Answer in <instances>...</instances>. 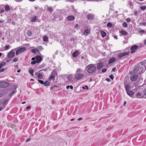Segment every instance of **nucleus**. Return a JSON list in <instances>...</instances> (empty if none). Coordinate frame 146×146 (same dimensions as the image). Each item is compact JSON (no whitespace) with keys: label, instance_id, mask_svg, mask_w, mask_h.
Segmentation results:
<instances>
[{"label":"nucleus","instance_id":"nucleus-1","mask_svg":"<svg viewBox=\"0 0 146 146\" xmlns=\"http://www.w3.org/2000/svg\"><path fill=\"white\" fill-rule=\"evenodd\" d=\"M145 65L143 63H141L134 69L133 72L136 74L143 73L145 70Z\"/></svg>","mask_w":146,"mask_h":146},{"label":"nucleus","instance_id":"nucleus-2","mask_svg":"<svg viewBox=\"0 0 146 146\" xmlns=\"http://www.w3.org/2000/svg\"><path fill=\"white\" fill-rule=\"evenodd\" d=\"M75 79L77 80H79L82 79L84 76L83 70L80 68H77L75 74H74Z\"/></svg>","mask_w":146,"mask_h":146},{"label":"nucleus","instance_id":"nucleus-3","mask_svg":"<svg viewBox=\"0 0 146 146\" xmlns=\"http://www.w3.org/2000/svg\"><path fill=\"white\" fill-rule=\"evenodd\" d=\"M96 67L94 64H90L88 65L86 67L85 69L88 73L92 74L96 70Z\"/></svg>","mask_w":146,"mask_h":146},{"label":"nucleus","instance_id":"nucleus-4","mask_svg":"<svg viewBox=\"0 0 146 146\" xmlns=\"http://www.w3.org/2000/svg\"><path fill=\"white\" fill-rule=\"evenodd\" d=\"M129 52H125L119 54L118 55V58L121 59L123 57L127 56L129 55Z\"/></svg>","mask_w":146,"mask_h":146},{"label":"nucleus","instance_id":"nucleus-5","mask_svg":"<svg viewBox=\"0 0 146 146\" xmlns=\"http://www.w3.org/2000/svg\"><path fill=\"white\" fill-rule=\"evenodd\" d=\"M9 85V83L3 81H0V87L2 88H6Z\"/></svg>","mask_w":146,"mask_h":146},{"label":"nucleus","instance_id":"nucleus-6","mask_svg":"<svg viewBox=\"0 0 146 146\" xmlns=\"http://www.w3.org/2000/svg\"><path fill=\"white\" fill-rule=\"evenodd\" d=\"M57 73L56 71H53L51 73V76L49 78V80H50L54 81L55 80V77Z\"/></svg>","mask_w":146,"mask_h":146},{"label":"nucleus","instance_id":"nucleus-7","mask_svg":"<svg viewBox=\"0 0 146 146\" xmlns=\"http://www.w3.org/2000/svg\"><path fill=\"white\" fill-rule=\"evenodd\" d=\"M26 48L25 47L21 48V47H19L16 52V54L17 55L19 53H21L24 52Z\"/></svg>","mask_w":146,"mask_h":146},{"label":"nucleus","instance_id":"nucleus-8","mask_svg":"<svg viewBox=\"0 0 146 146\" xmlns=\"http://www.w3.org/2000/svg\"><path fill=\"white\" fill-rule=\"evenodd\" d=\"M67 78L70 82H72L75 80L74 76L72 74L68 75L67 77Z\"/></svg>","mask_w":146,"mask_h":146},{"label":"nucleus","instance_id":"nucleus-9","mask_svg":"<svg viewBox=\"0 0 146 146\" xmlns=\"http://www.w3.org/2000/svg\"><path fill=\"white\" fill-rule=\"evenodd\" d=\"M138 48V46L136 45L132 46L130 48L131 50V53H133L135 52L136 51L137 49Z\"/></svg>","mask_w":146,"mask_h":146},{"label":"nucleus","instance_id":"nucleus-10","mask_svg":"<svg viewBox=\"0 0 146 146\" xmlns=\"http://www.w3.org/2000/svg\"><path fill=\"white\" fill-rule=\"evenodd\" d=\"M12 50L10 51L7 54V57L9 58H11L14 56L15 54V53Z\"/></svg>","mask_w":146,"mask_h":146},{"label":"nucleus","instance_id":"nucleus-11","mask_svg":"<svg viewBox=\"0 0 146 146\" xmlns=\"http://www.w3.org/2000/svg\"><path fill=\"white\" fill-rule=\"evenodd\" d=\"M143 97V96L142 95V93L140 92L137 93L135 96V97L137 98H142Z\"/></svg>","mask_w":146,"mask_h":146},{"label":"nucleus","instance_id":"nucleus-12","mask_svg":"<svg viewBox=\"0 0 146 146\" xmlns=\"http://www.w3.org/2000/svg\"><path fill=\"white\" fill-rule=\"evenodd\" d=\"M88 19L89 20H91L94 18V15L92 13H89L87 15Z\"/></svg>","mask_w":146,"mask_h":146},{"label":"nucleus","instance_id":"nucleus-13","mask_svg":"<svg viewBox=\"0 0 146 146\" xmlns=\"http://www.w3.org/2000/svg\"><path fill=\"white\" fill-rule=\"evenodd\" d=\"M36 63H38L42 61L41 57L39 55H37L35 57Z\"/></svg>","mask_w":146,"mask_h":146},{"label":"nucleus","instance_id":"nucleus-14","mask_svg":"<svg viewBox=\"0 0 146 146\" xmlns=\"http://www.w3.org/2000/svg\"><path fill=\"white\" fill-rule=\"evenodd\" d=\"M138 78V76L136 75H134L131 77V80L132 81H135Z\"/></svg>","mask_w":146,"mask_h":146},{"label":"nucleus","instance_id":"nucleus-15","mask_svg":"<svg viewBox=\"0 0 146 146\" xmlns=\"http://www.w3.org/2000/svg\"><path fill=\"white\" fill-rule=\"evenodd\" d=\"M104 64L102 62H100L97 64V68L98 70H100L101 68L103 66Z\"/></svg>","mask_w":146,"mask_h":146},{"label":"nucleus","instance_id":"nucleus-16","mask_svg":"<svg viewBox=\"0 0 146 146\" xmlns=\"http://www.w3.org/2000/svg\"><path fill=\"white\" fill-rule=\"evenodd\" d=\"M126 92L127 95L131 97H132L134 94V92L132 91L127 90Z\"/></svg>","mask_w":146,"mask_h":146},{"label":"nucleus","instance_id":"nucleus-17","mask_svg":"<svg viewBox=\"0 0 146 146\" xmlns=\"http://www.w3.org/2000/svg\"><path fill=\"white\" fill-rule=\"evenodd\" d=\"M67 19L68 21H72L74 20L75 17L73 16L70 15L68 17Z\"/></svg>","mask_w":146,"mask_h":146},{"label":"nucleus","instance_id":"nucleus-18","mask_svg":"<svg viewBox=\"0 0 146 146\" xmlns=\"http://www.w3.org/2000/svg\"><path fill=\"white\" fill-rule=\"evenodd\" d=\"M116 59L115 58H111L109 59V64H110L115 61Z\"/></svg>","mask_w":146,"mask_h":146},{"label":"nucleus","instance_id":"nucleus-19","mask_svg":"<svg viewBox=\"0 0 146 146\" xmlns=\"http://www.w3.org/2000/svg\"><path fill=\"white\" fill-rule=\"evenodd\" d=\"M79 54L78 51L77 50H76L72 53V56L74 57H76L78 56Z\"/></svg>","mask_w":146,"mask_h":146},{"label":"nucleus","instance_id":"nucleus-20","mask_svg":"<svg viewBox=\"0 0 146 146\" xmlns=\"http://www.w3.org/2000/svg\"><path fill=\"white\" fill-rule=\"evenodd\" d=\"M90 32V31L89 29H87L83 33V34L85 35H87Z\"/></svg>","mask_w":146,"mask_h":146},{"label":"nucleus","instance_id":"nucleus-21","mask_svg":"<svg viewBox=\"0 0 146 146\" xmlns=\"http://www.w3.org/2000/svg\"><path fill=\"white\" fill-rule=\"evenodd\" d=\"M8 100H6L4 101L3 103V107L2 108H3V109L5 107L6 105H7V103L8 102Z\"/></svg>","mask_w":146,"mask_h":146},{"label":"nucleus","instance_id":"nucleus-22","mask_svg":"<svg viewBox=\"0 0 146 146\" xmlns=\"http://www.w3.org/2000/svg\"><path fill=\"white\" fill-rule=\"evenodd\" d=\"M120 32L121 34L123 35H127V32L123 30L121 31Z\"/></svg>","mask_w":146,"mask_h":146},{"label":"nucleus","instance_id":"nucleus-23","mask_svg":"<svg viewBox=\"0 0 146 146\" xmlns=\"http://www.w3.org/2000/svg\"><path fill=\"white\" fill-rule=\"evenodd\" d=\"M131 89V87L129 85V84H128L127 85L125 86V89L126 91L129 90Z\"/></svg>","mask_w":146,"mask_h":146},{"label":"nucleus","instance_id":"nucleus-24","mask_svg":"<svg viewBox=\"0 0 146 146\" xmlns=\"http://www.w3.org/2000/svg\"><path fill=\"white\" fill-rule=\"evenodd\" d=\"M101 34L103 37H105L106 35V33L104 31H101Z\"/></svg>","mask_w":146,"mask_h":146},{"label":"nucleus","instance_id":"nucleus-25","mask_svg":"<svg viewBox=\"0 0 146 146\" xmlns=\"http://www.w3.org/2000/svg\"><path fill=\"white\" fill-rule=\"evenodd\" d=\"M47 9L48 11L50 13L52 12L53 11V9L52 8L48 6L47 7Z\"/></svg>","mask_w":146,"mask_h":146},{"label":"nucleus","instance_id":"nucleus-26","mask_svg":"<svg viewBox=\"0 0 146 146\" xmlns=\"http://www.w3.org/2000/svg\"><path fill=\"white\" fill-rule=\"evenodd\" d=\"M43 76L40 73H39L38 75L37 76L38 78L39 79H42L43 78Z\"/></svg>","mask_w":146,"mask_h":146},{"label":"nucleus","instance_id":"nucleus-27","mask_svg":"<svg viewBox=\"0 0 146 146\" xmlns=\"http://www.w3.org/2000/svg\"><path fill=\"white\" fill-rule=\"evenodd\" d=\"M37 17L36 16H35L31 18V21L32 22H35L36 19Z\"/></svg>","mask_w":146,"mask_h":146},{"label":"nucleus","instance_id":"nucleus-28","mask_svg":"<svg viewBox=\"0 0 146 146\" xmlns=\"http://www.w3.org/2000/svg\"><path fill=\"white\" fill-rule=\"evenodd\" d=\"M43 40L46 42L48 41V37L46 36H44L43 38Z\"/></svg>","mask_w":146,"mask_h":146},{"label":"nucleus","instance_id":"nucleus-29","mask_svg":"<svg viewBox=\"0 0 146 146\" xmlns=\"http://www.w3.org/2000/svg\"><path fill=\"white\" fill-rule=\"evenodd\" d=\"M5 64L6 63L5 62H2L0 63V69L4 66Z\"/></svg>","mask_w":146,"mask_h":146},{"label":"nucleus","instance_id":"nucleus-30","mask_svg":"<svg viewBox=\"0 0 146 146\" xmlns=\"http://www.w3.org/2000/svg\"><path fill=\"white\" fill-rule=\"evenodd\" d=\"M5 9L6 11H9L10 10V8L9 5H6L5 6Z\"/></svg>","mask_w":146,"mask_h":146},{"label":"nucleus","instance_id":"nucleus-31","mask_svg":"<svg viewBox=\"0 0 146 146\" xmlns=\"http://www.w3.org/2000/svg\"><path fill=\"white\" fill-rule=\"evenodd\" d=\"M29 72L32 75V76H33V74L34 72V71L33 69L31 68L29 70Z\"/></svg>","mask_w":146,"mask_h":146},{"label":"nucleus","instance_id":"nucleus-32","mask_svg":"<svg viewBox=\"0 0 146 146\" xmlns=\"http://www.w3.org/2000/svg\"><path fill=\"white\" fill-rule=\"evenodd\" d=\"M112 25L111 23H108L107 24V26L109 28H111L112 27Z\"/></svg>","mask_w":146,"mask_h":146},{"label":"nucleus","instance_id":"nucleus-33","mask_svg":"<svg viewBox=\"0 0 146 146\" xmlns=\"http://www.w3.org/2000/svg\"><path fill=\"white\" fill-rule=\"evenodd\" d=\"M49 83L48 81H46L44 82L43 84L45 86H48L49 85Z\"/></svg>","mask_w":146,"mask_h":146},{"label":"nucleus","instance_id":"nucleus-34","mask_svg":"<svg viewBox=\"0 0 146 146\" xmlns=\"http://www.w3.org/2000/svg\"><path fill=\"white\" fill-rule=\"evenodd\" d=\"M32 32L30 30L28 31L27 32V34L28 36H30L32 35Z\"/></svg>","mask_w":146,"mask_h":146},{"label":"nucleus","instance_id":"nucleus-35","mask_svg":"<svg viewBox=\"0 0 146 146\" xmlns=\"http://www.w3.org/2000/svg\"><path fill=\"white\" fill-rule=\"evenodd\" d=\"M4 93V92L3 91L0 90V98L3 95Z\"/></svg>","mask_w":146,"mask_h":146},{"label":"nucleus","instance_id":"nucleus-36","mask_svg":"<svg viewBox=\"0 0 146 146\" xmlns=\"http://www.w3.org/2000/svg\"><path fill=\"white\" fill-rule=\"evenodd\" d=\"M70 88L71 89H73V86H72L68 85L66 86V88L67 89H69Z\"/></svg>","mask_w":146,"mask_h":146},{"label":"nucleus","instance_id":"nucleus-37","mask_svg":"<svg viewBox=\"0 0 146 146\" xmlns=\"http://www.w3.org/2000/svg\"><path fill=\"white\" fill-rule=\"evenodd\" d=\"M10 47V46L9 45H7L6 46H5L4 48H5V50H7L9 49Z\"/></svg>","mask_w":146,"mask_h":146},{"label":"nucleus","instance_id":"nucleus-38","mask_svg":"<svg viewBox=\"0 0 146 146\" xmlns=\"http://www.w3.org/2000/svg\"><path fill=\"white\" fill-rule=\"evenodd\" d=\"M146 6H143L141 7V9L142 10H144L146 9Z\"/></svg>","mask_w":146,"mask_h":146},{"label":"nucleus","instance_id":"nucleus-39","mask_svg":"<svg viewBox=\"0 0 146 146\" xmlns=\"http://www.w3.org/2000/svg\"><path fill=\"white\" fill-rule=\"evenodd\" d=\"M140 25H143L144 26H145L146 25V22L145 23H142L141 22L139 24Z\"/></svg>","mask_w":146,"mask_h":146},{"label":"nucleus","instance_id":"nucleus-40","mask_svg":"<svg viewBox=\"0 0 146 146\" xmlns=\"http://www.w3.org/2000/svg\"><path fill=\"white\" fill-rule=\"evenodd\" d=\"M18 60V58H14L12 61V62H15L17 61Z\"/></svg>","mask_w":146,"mask_h":146},{"label":"nucleus","instance_id":"nucleus-41","mask_svg":"<svg viewBox=\"0 0 146 146\" xmlns=\"http://www.w3.org/2000/svg\"><path fill=\"white\" fill-rule=\"evenodd\" d=\"M38 80V82L39 83H40L42 84H43L44 83V82L42 80Z\"/></svg>","mask_w":146,"mask_h":146},{"label":"nucleus","instance_id":"nucleus-42","mask_svg":"<svg viewBox=\"0 0 146 146\" xmlns=\"http://www.w3.org/2000/svg\"><path fill=\"white\" fill-rule=\"evenodd\" d=\"M123 26L124 27H127V24L125 22L123 24Z\"/></svg>","mask_w":146,"mask_h":146},{"label":"nucleus","instance_id":"nucleus-43","mask_svg":"<svg viewBox=\"0 0 146 146\" xmlns=\"http://www.w3.org/2000/svg\"><path fill=\"white\" fill-rule=\"evenodd\" d=\"M126 21H127V22L129 23L131 21V20L130 18H127L126 19Z\"/></svg>","mask_w":146,"mask_h":146},{"label":"nucleus","instance_id":"nucleus-44","mask_svg":"<svg viewBox=\"0 0 146 146\" xmlns=\"http://www.w3.org/2000/svg\"><path fill=\"white\" fill-rule=\"evenodd\" d=\"M145 33V31L144 30H142L140 31L139 33H141V35Z\"/></svg>","mask_w":146,"mask_h":146},{"label":"nucleus","instance_id":"nucleus-45","mask_svg":"<svg viewBox=\"0 0 146 146\" xmlns=\"http://www.w3.org/2000/svg\"><path fill=\"white\" fill-rule=\"evenodd\" d=\"M36 63V61H32L31 62V64H34Z\"/></svg>","mask_w":146,"mask_h":146},{"label":"nucleus","instance_id":"nucleus-46","mask_svg":"<svg viewBox=\"0 0 146 146\" xmlns=\"http://www.w3.org/2000/svg\"><path fill=\"white\" fill-rule=\"evenodd\" d=\"M6 69L3 68L0 69V73L4 71Z\"/></svg>","mask_w":146,"mask_h":146},{"label":"nucleus","instance_id":"nucleus-47","mask_svg":"<svg viewBox=\"0 0 146 146\" xmlns=\"http://www.w3.org/2000/svg\"><path fill=\"white\" fill-rule=\"evenodd\" d=\"M134 15L135 16L137 15V12L136 11H135L134 13Z\"/></svg>","mask_w":146,"mask_h":146},{"label":"nucleus","instance_id":"nucleus-48","mask_svg":"<svg viewBox=\"0 0 146 146\" xmlns=\"http://www.w3.org/2000/svg\"><path fill=\"white\" fill-rule=\"evenodd\" d=\"M106 70H107L106 69L104 68L102 70V72H106Z\"/></svg>","mask_w":146,"mask_h":146},{"label":"nucleus","instance_id":"nucleus-49","mask_svg":"<svg viewBox=\"0 0 146 146\" xmlns=\"http://www.w3.org/2000/svg\"><path fill=\"white\" fill-rule=\"evenodd\" d=\"M109 77L112 80H113V76L112 75H110L109 76Z\"/></svg>","mask_w":146,"mask_h":146},{"label":"nucleus","instance_id":"nucleus-50","mask_svg":"<svg viewBox=\"0 0 146 146\" xmlns=\"http://www.w3.org/2000/svg\"><path fill=\"white\" fill-rule=\"evenodd\" d=\"M144 95H146V89H145L143 90Z\"/></svg>","mask_w":146,"mask_h":146},{"label":"nucleus","instance_id":"nucleus-51","mask_svg":"<svg viewBox=\"0 0 146 146\" xmlns=\"http://www.w3.org/2000/svg\"><path fill=\"white\" fill-rule=\"evenodd\" d=\"M15 93V91H13L12 93V94H9V96H10L11 97L12 96L13 94H14Z\"/></svg>","mask_w":146,"mask_h":146},{"label":"nucleus","instance_id":"nucleus-52","mask_svg":"<svg viewBox=\"0 0 146 146\" xmlns=\"http://www.w3.org/2000/svg\"><path fill=\"white\" fill-rule=\"evenodd\" d=\"M85 88H86L87 89H88V86H85V87H82V88L83 89H85Z\"/></svg>","mask_w":146,"mask_h":146},{"label":"nucleus","instance_id":"nucleus-53","mask_svg":"<svg viewBox=\"0 0 146 146\" xmlns=\"http://www.w3.org/2000/svg\"><path fill=\"white\" fill-rule=\"evenodd\" d=\"M107 82H109L110 81V79L109 78H107L106 80Z\"/></svg>","mask_w":146,"mask_h":146},{"label":"nucleus","instance_id":"nucleus-54","mask_svg":"<svg viewBox=\"0 0 146 146\" xmlns=\"http://www.w3.org/2000/svg\"><path fill=\"white\" fill-rule=\"evenodd\" d=\"M5 11L3 9H2L0 12V13H3Z\"/></svg>","mask_w":146,"mask_h":146},{"label":"nucleus","instance_id":"nucleus-55","mask_svg":"<svg viewBox=\"0 0 146 146\" xmlns=\"http://www.w3.org/2000/svg\"><path fill=\"white\" fill-rule=\"evenodd\" d=\"M31 52L34 53H35V50H34V49H32L31 50Z\"/></svg>","mask_w":146,"mask_h":146},{"label":"nucleus","instance_id":"nucleus-56","mask_svg":"<svg viewBox=\"0 0 146 146\" xmlns=\"http://www.w3.org/2000/svg\"><path fill=\"white\" fill-rule=\"evenodd\" d=\"M35 59H36L34 57H33L32 58L31 60H32L34 61H35Z\"/></svg>","mask_w":146,"mask_h":146},{"label":"nucleus","instance_id":"nucleus-57","mask_svg":"<svg viewBox=\"0 0 146 146\" xmlns=\"http://www.w3.org/2000/svg\"><path fill=\"white\" fill-rule=\"evenodd\" d=\"M15 68H17V69H18V66L17 65H15Z\"/></svg>","mask_w":146,"mask_h":146},{"label":"nucleus","instance_id":"nucleus-58","mask_svg":"<svg viewBox=\"0 0 146 146\" xmlns=\"http://www.w3.org/2000/svg\"><path fill=\"white\" fill-rule=\"evenodd\" d=\"M4 22V21L0 20V23H3Z\"/></svg>","mask_w":146,"mask_h":146},{"label":"nucleus","instance_id":"nucleus-59","mask_svg":"<svg viewBox=\"0 0 146 146\" xmlns=\"http://www.w3.org/2000/svg\"><path fill=\"white\" fill-rule=\"evenodd\" d=\"M115 71V68H113L112 69V70H111V71H113V72H114V71Z\"/></svg>","mask_w":146,"mask_h":146},{"label":"nucleus","instance_id":"nucleus-60","mask_svg":"<svg viewBox=\"0 0 146 146\" xmlns=\"http://www.w3.org/2000/svg\"><path fill=\"white\" fill-rule=\"evenodd\" d=\"M31 108V107L30 106H28L27 107V108H26V109H29L30 108Z\"/></svg>","mask_w":146,"mask_h":146},{"label":"nucleus","instance_id":"nucleus-61","mask_svg":"<svg viewBox=\"0 0 146 146\" xmlns=\"http://www.w3.org/2000/svg\"><path fill=\"white\" fill-rule=\"evenodd\" d=\"M82 119V118H79L78 119V121H80Z\"/></svg>","mask_w":146,"mask_h":146},{"label":"nucleus","instance_id":"nucleus-62","mask_svg":"<svg viewBox=\"0 0 146 146\" xmlns=\"http://www.w3.org/2000/svg\"><path fill=\"white\" fill-rule=\"evenodd\" d=\"M114 38H115V39H117V36H114Z\"/></svg>","mask_w":146,"mask_h":146},{"label":"nucleus","instance_id":"nucleus-63","mask_svg":"<svg viewBox=\"0 0 146 146\" xmlns=\"http://www.w3.org/2000/svg\"><path fill=\"white\" fill-rule=\"evenodd\" d=\"M78 26V24H76V25L75 26V28H77Z\"/></svg>","mask_w":146,"mask_h":146},{"label":"nucleus","instance_id":"nucleus-64","mask_svg":"<svg viewBox=\"0 0 146 146\" xmlns=\"http://www.w3.org/2000/svg\"><path fill=\"white\" fill-rule=\"evenodd\" d=\"M144 44H146V39L144 40Z\"/></svg>","mask_w":146,"mask_h":146}]
</instances>
